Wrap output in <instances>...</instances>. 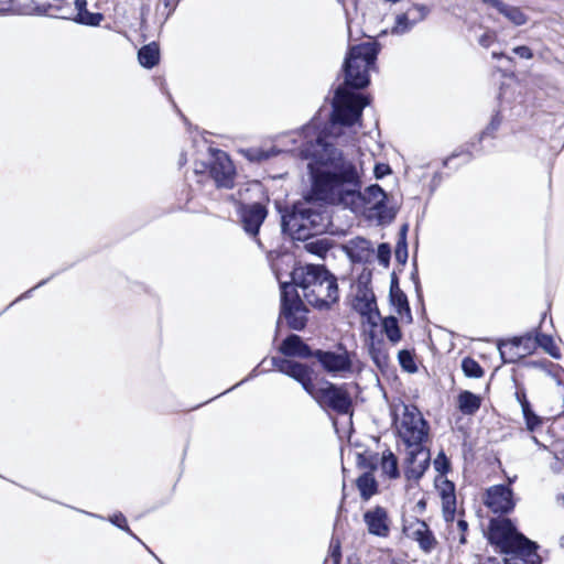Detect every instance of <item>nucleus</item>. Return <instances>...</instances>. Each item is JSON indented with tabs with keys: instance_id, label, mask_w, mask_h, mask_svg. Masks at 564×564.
<instances>
[{
	"instance_id": "obj_32",
	"label": "nucleus",
	"mask_w": 564,
	"mask_h": 564,
	"mask_svg": "<svg viewBox=\"0 0 564 564\" xmlns=\"http://www.w3.org/2000/svg\"><path fill=\"white\" fill-rule=\"evenodd\" d=\"M398 359H399V364L403 370H405L409 373L416 372L417 367L414 361L412 351H410L408 349L400 350L398 354Z\"/></svg>"
},
{
	"instance_id": "obj_25",
	"label": "nucleus",
	"mask_w": 564,
	"mask_h": 564,
	"mask_svg": "<svg viewBox=\"0 0 564 564\" xmlns=\"http://www.w3.org/2000/svg\"><path fill=\"white\" fill-rule=\"evenodd\" d=\"M383 333L392 344H398L402 334L399 327L398 319L394 316L384 317L381 323Z\"/></svg>"
},
{
	"instance_id": "obj_18",
	"label": "nucleus",
	"mask_w": 564,
	"mask_h": 564,
	"mask_svg": "<svg viewBox=\"0 0 564 564\" xmlns=\"http://www.w3.org/2000/svg\"><path fill=\"white\" fill-rule=\"evenodd\" d=\"M267 217V209L263 205L254 203L246 205L241 208V220L245 230L256 236L259 232L260 226Z\"/></svg>"
},
{
	"instance_id": "obj_17",
	"label": "nucleus",
	"mask_w": 564,
	"mask_h": 564,
	"mask_svg": "<svg viewBox=\"0 0 564 564\" xmlns=\"http://www.w3.org/2000/svg\"><path fill=\"white\" fill-rule=\"evenodd\" d=\"M534 344L539 345L543 350L554 358H560L561 354L556 347L553 338L550 335L536 333L534 337L531 334L514 338L511 343L512 346L520 347L524 346V349L530 350Z\"/></svg>"
},
{
	"instance_id": "obj_47",
	"label": "nucleus",
	"mask_w": 564,
	"mask_h": 564,
	"mask_svg": "<svg viewBox=\"0 0 564 564\" xmlns=\"http://www.w3.org/2000/svg\"><path fill=\"white\" fill-rule=\"evenodd\" d=\"M12 9V0H0V14H4Z\"/></svg>"
},
{
	"instance_id": "obj_27",
	"label": "nucleus",
	"mask_w": 564,
	"mask_h": 564,
	"mask_svg": "<svg viewBox=\"0 0 564 564\" xmlns=\"http://www.w3.org/2000/svg\"><path fill=\"white\" fill-rule=\"evenodd\" d=\"M380 467L384 475L390 478L399 476L398 459L391 451H386L380 459Z\"/></svg>"
},
{
	"instance_id": "obj_11",
	"label": "nucleus",
	"mask_w": 564,
	"mask_h": 564,
	"mask_svg": "<svg viewBox=\"0 0 564 564\" xmlns=\"http://www.w3.org/2000/svg\"><path fill=\"white\" fill-rule=\"evenodd\" d=\"M271 364L279 372L284 373L300 382L308 394L317 383L313 381V370L304 364L281 357H272Z\"/></svg>"
},
{
	"instance_id": "obj_4",
	"label": "nucleus",
	"mask_w": 564,
	"mask_h": 564,
	"mask_svg": "<svg viewBox=\"0 0 564 564\" xmlns=\"http://www.w3.org/2000/svg\"><path fill=\"white\" fill-rule=\"evenodd\" d=\"M281 226L293 239L305 241L327 229L328 216L311 203H302L282 216Z\"/></svg>"
},
{
	"instance_id": "obj_10",
	"label": "nucleus",
	"mask_w": 564,
	"mask_h": 564,
	"mask_svg": "<svg viewBox=\"0 0 564 564\" xmlns=\"http://www.w3.org/2000/svg\"><path fill=\"white\" fill-rule=\"evenodd\" d=\"M312 357L317 359L322 368L332 376L352 372L351 355L341 345L335 351L317 349Z\"/></svg>"
},
{
	"instance_id": "obj_3",
	"label": "nucleus",
	"mask_w": 564,
	"mask_h": 564,
	"mask_svg": "<svg viewBox=\"0 0 564 564\" xmlns=\"http://www.w3.org/2000/svg\"><path fill=\"white\" fill-rule=\"evenodd\" d=\"M489 540L506 554L505 564H536V545L517 531L509 519L490 522Z\"/></svg>"
},
{
	"instance_id": "obj_20",
	"label": "nucleus",
	"mask_w": 564,
	"mask_h": 564,
	"mask_svg": "<svg viewBox=\"0 0 564 564\" xmlns=\"http://www.w3.org/2000/svg\"><path fill=\"white\" fill-rule=\"evenodd\" d=\"M482 2L496 9L499 13H501L506 19H508L512 24L517 26L523 25L528 21V17L518 7L505 3L501 0H482Z\"/></svg>"
},
{
	"instance_id": "obj_19",
	"label": "nucleus",
	"mask_w": 564,
	"mask_h": 564,
	"mask_svg": "<svg viewBox=\"0 0 564 564\" xmlns=\"http://www.w3.org/2000/svg\"><path fill=\"white\" fill-rule=\"evenodd\" d=\"M280 351L286 357L311 358V348L297 335L288 336L280 346Z\"/></svg>"
},
{
	"instance_id": "obj_42",
	"label": "nucleus",
	"mask_w": 564,
	"mask_h": 564,
	"mask_svg": "<svg viewBox=\"0 0 564 564\" xmlns=\"http://www.w3.org/2000/svg\"><path fill=\"white\" fill-rule=\"evenodd\" d=\"M110 522L115 525H117L118 528L127 531L129 534H131L132 536H134L135 539H138L132 532L131 530L129 529V527L127 525V519L124 518V516L122 513H118V514H115L113 517L110 518Z\"/></svg>"
},
{
	"instance_id": "obj_49",
	"label": "nucleus",
	"mask_w": 564,
	"mask_h": 564,
	"mask_svg": "<svg viewBox=\"0 0 564 564\" xmlns=\"http://www.w3.org/2000/svg\"><path fill=\"white\" fill-rule=\"evenodd\" d=\"M491 56H492V58H496V59H498V58H506V59H507V61H509V62H511V61H512V58H511L510 56H507V55H506V54H503V53L492 52V53H491Z\"/></svg>"
},
{
	"instance_id": "obj_52",
	"label": "nucleus",
	"mask_w": 564,
	"mask_h": 564,
	"mask_svg": "<svg viewBox=\"0 0 564 564\" xmlns=\"http://www.w3.org/2000/svg\"><path fill=\"white\" fill-rule=\"evenodd\" d=\"M162 1L165 7H173L175 0H162ZM172 11H173V8L170 9V11L167 12V15H170Z\"/></svg>"
},
{
	"instance_id": "obj_34",
	"label": "nucleus",
	"mask_w": 564,
	"mask_h": 564,
	"mask_svg": "<svg viewBox=\"0 0 564 564\" xmlns=\"http://www.w3.org/2000/svg\"><path fill=\"white\" fill-rule=\"evenodd\" d=\"M462 369L464 373L469 378H480L484 375L479 364L469 357L463 359Z\"/></svg>"
},
{
	"instance_id": "obj_14",
	"label": "nucleus",
	"mask_w": 564,
	"mask_h": 564,
	"mask_svg": "<svg viewBox=\"0 0 564 564\" xmlns=\"http://www.w3.org/2000/svg\"><path fill=\"white\" fill-rule=\"evenodd\" d=\"M485 505L495 513H508L514 508L512 491L505 485L490 487L486 492Z\"/></svg>"
},
{
	"instance_id": "obj_2",
	"label": "nucleus",
	"mask_w": 564,
	"mask_h": 564,
	"mask_svg": "<svg viewBox=\"0 0 564 564\" xmlns=\"http://www.w3.org/2000/svg\"><path fill=\"white\" fill-rule=\"evenodd\" d=\"M293 286L301 290L300 295L314 307L329 308L338 300L337 279L324 265L307 264L292 272Z\"/></svg>"
},
{
	"instance_id": "obj_54",
	"label": "nucleus",
	"mask_w": 564,
	"mask_h": 564,
	"mask_svg": "<svg viewBox=\"0 0 564 564\" xmlns=\"http://www.w3.org/2000/svg\"><path fill=\"white\" fill-rule=\"evenodd\" d=\"M457 155H458V154H455V153H454L452 156H449V158L444 162V164H445V165H448V163H449V162H451L455 156H457Z\"/></svg>"
},
{
	"instance_id": "obj_28",
	"label": "nucleus",
	"mask_w": 564,
	"mask_h": 564,
	"mask_svg": "<svg viewBox=\"0 0 564 564\" xmlns=\"http://www.w3.org/2000/svg\"><path fill=\"white\" fill-rule=\"evenodd\" d=\"M332 247L330 240L327 238H316L307 241L304 248L307 252L324 258Z\"/></svg>"
},
{
	"instance_id": "obj_56",
	"label": "nucleus",
	"mask_w": 564,
	"mask_h": 564,
	"mask_svg": "<svg viewBox=\"0 0 564 564\" xmlns=\"http://www.w3.org/2000/svg\"><path fill=\"white\" fill-rule=\"evenodd\" d=\"M562 544H564V542H562Z\"/></svg>"
},
{
	"instance_id": "obj_13",
	"label": "nucleus",
	"mask_w": 564,
	"mask_h": 564,
	"mask_svg": "<svg viewBox=\"0 0 564 564\" xmlns=\"http://www.w3.org/2000/svg\"><path fill=\"white\" fill-rule=\"evenodd\" d=\"M404 474L408 479H420L430 464V451L424 445L408 447Z\"/></svg>"
},
{
	"instance_id": "obj_12",
	"label": "nucleus",
	"mask_w": 564,
	"mask_h": 564,
	"mask_svg": "<svg viewBox=\"0 0 564 564\" xmlns=\"http://www.w3.org/2000/svg\"><path fill=\"white\" fill-rule=\"evenodd\" d=\"M209 173L217 187L231 188L234 186L236 176L235 166L225 152H216Z\"/></svg>"
},
{
	"instance_id": "obj_35",
	"label": "nucleus",
	"mask_w": 564,
	"mask_h": 564,
	"mask_svg": "<svg viewBox=\"0 0 564 564\" xmlns=\"http://www.w3.org/2000/svg\"><path fill=\"white\" fill-rule=\"evenodd\" d=\"M442 498V509L446 521H452L456 512V496H447Z\"/></svg>"
},
{
	"instance_id": "obj_46",
	"label": "nucleus",
	"mask_w": 564,
	"mask_h": 564,
	"mask_svg": "<svg viewBox=\"0 0 564 564\" xmlns=\"http://www.w3.org/2000/svg\"><path fill=\"white\" fill-rule=\"evenodd\" d=\"M435 468L438 471H445V467L447 465V459L443 453H441L437 458L434 460Z\"/></svg>"
},
{
	"instance_id": "obj_36",
	"label": "nucleus",
	"mask_w": 564,
	"mask_h": 564,
	"mask_svg": "<svg viewBox=\"0 0 564 564\" xmlns=\"http://www.w3.org/2000/svg\"><path fill=\"white\" fill-rule=\"evenodd\" d=\"M275 153L276 152H274L273 149L270 151H265L260 148H253V149L247 150L246 155L248 156V159L250 161L260 162L262 160H267V159L273 156Z\"/></svg>"
},
{
	"instance_id": "obj_8",
	"label": "nucleus",
	"mask_w": 564,
	"mask_h": 564,
	"mask_svg": "<svg viewBox=\"0 0 564 564\" xmlns=\"http://www.w3.org/2000/svg\"><path fill=\"white\" fill-rule=\"evenodd\" d=\"M310 395L322 406L328 408L339 414H347L351 410V398L346 386H336L327 380L316 383Z\"/></svg>"
},
{
	"instance_id": "obj_43",
	"label": "nucleus",
	"mask_w": 564,
	"mask_h": 564,
	"mask_svg": "<svg viewBox=\"0 0 564 564\" xmlns=\"http://www.w3.org/2000/svg\"><path fill=\"white\" fill-rule=\"evenodd\" d=\"M395 257L400 262H405L408 259L406 241L399 240L395 249Z\"/></svg>"
},
{
	"instance_id": "obj_5",
	"label": "nucleus",
	"mask_w": 564,
	"mask_h": 564,
	"mask_svg": "<svg viewBox=\"0 0 564 564\" xmlns=\"http://www.w3.org/2000/svg\"><path fill=\"white\" fill-rule=\"evenodd\" d=\"M377 55V46L371 42L350 47L344 63L345 85L356 89L366 87L369 84L368 72Z\"/></svg>"
},
{
	"instance_id": "obj_41",
	"label": "nucleus",
	"mask_w": 564,
	"mask_h": 564,
	"mask_svg": "<svg viewBox=\"0 0 564 564\" xmlns=\"http://www.w3.org/2000/svg\"><path fill=\"white\" fill-rule=\"evenodd\" d=\"M441 497L455 496L454 484L447 479L441 480L440 484L436 485Z\"/></svg>"
},
{
	"instance_id": "obj_38",
	"label": "nucleus",
	"mask_w": 564,
	"mask_h": 564,
	"mask_svg": "<svg viewBox=\"0 0 564 564\" xmlns=\"http://www.w3.org/2000/svg\"><path fill=\"white\" fill-rule=\"evenodd\" d=\"M329 558L334 564H340L341 560V551H340V541L338 539L333 538L329 544Z\"/></svg>"
},
{
	"instance_id": "obj_40",
	"label": "nucleus",
	"mask_w": 564,
	"mask_h": 564,
	"mask_svg": "<svg viewBox=\"0 0 564 564\" xmlns=\"http://www.w3.org/2000/svg\"><path fill=\"white\" fill-rule=\"evenodd\" d=\"M497 41V33L492 30H486L479 37L478 44L484 48L490 47Z\"/></svg>"
},
{
	"instance_id": "obj_29",
	"label": "nucleus",
	"mask_w": 564,
	"mask_h": 564,
	"mask_svg": "<svg viewBox=\"0 0 564 564\" xmlns=\"http://www.w3.org/2000/svg\"><path fill=\"white\" fill-rule=\"evenodd\" d=\"M517 398L521 403L522 412L527 421V426L530 431H533L541 424V420L530 409V404L525 399L524 393L517 392Z\"/></svg>"
},
{
	"instance_id": "obj_1",
	"label": "nucleus",
	"mask_w": 564,
	"mask_h": 564,
	"mask_svg": "<svg viewBox=\"0 0 564 564\" xmlns=\"http://www.w3.org/2000/svg\"><path fill=\"white\" fill-rule=\"evenodd\" d=\"M302 143L299 154L306 160L312 178V193L317 200L355 209L360 202L380 208L386 193L379 185L368 186L361 193L360 171L343 153L328 143L314 123L296 133Z\"/></svg>"
},
{
	"instance_id": "obj_39",
	"label": "nucleus",
	"mask_w": 564,
	"mask_h": 564,
	"mask_svg": "<svg viewBox=\"0 0 564 564\" xmlns=\"http://www.w3.org/2000/svg\"><path fill=\"white\" fill-rule=\"evenodd\" d=\"M370 352L372 355V358L375 362L379 367L387 366L388 364V354L386 350L381 349L380 347H375V345L371 346Z\"/></svg>"
},
{
	"instance_id": "obj_50",
	"label": "nucleus",
	"mask_w": 564,
	"mask_h": 564,
	"mask_svg": "<svg viewBox=\"0 0 564 564\" xmlns=\"http://www.w3.org/2000/svg\"><path fill=\"white\" fill-rule=\"evenodd\" d=\"M408 225H403L400 230V240L406 241Z\"/></svg>"
},
{
	"instance_id": "obj_6",
	"label": "nucleus",
	"mask_w": 564,
	"mask_h": 564,
	"mask_svg": "<svg viewBox=\"0 0 564 564\" xmlns=\"http://www.w3.org/2000/svg\"><path fill=\"white\" fill-rule=\"evenodd\" d=\"M397 432L406 447L420 446L427 440L429 425L416 406L402 404Z\"/></svg>"
},
{
	"instance_id": "obj_55",
	"label": "nucleus",
	"mask_w": 564,
	"mask_h": 564,
	"mask_svg": "<svg viewBox=\"0 0 564 564\" xmlns=\"http://www.w3.org/2000/svg\"><path fill=\"white\" fill-rule=\"evenodd\" d=\"M466 155V159L469 160L470 159V154L469 153H465Z\"/></svg>"
},
{
	"instance_id": "obj_15",
	"label": "nucleus",
	"mask_w": 564,
	"mask_h": 564,
	"mask_svg": "<svg viewBox=\"0 0 564 564\" xmlns=\"http://www.w3.org/2000/svg\"><path fill=\"white\" fill-rule=\"evenodd\" d=\"M364 521L369 534L379 538H388L390 534V519L382 507H375L364 513Z\"/></svg>"
},
{
	"instance_id": "obj_9",
	"label": "nucleus",
	"mask_w": 564,
	"mask_h": 564,
	"mask_svg": "<svg viewBox=\"0 0 564 564\" xmlns=\"http://www.w3.org/2000/svg\"><path fill=\"white\" fill-rule=\"evenodd\" d=\"M307 310L304 306L301 295L294 286L288 283L281 285V316L286 321L290 328L301 330L307 322Z\"/></svg>"
},
{
	"instance_id": "obj_16",
	"label": "nucleus",
	"mask_w": 564,
	"mask_h": 564,
	"mask_svg": "<svg viewBox=\"0 0 564 564\" xmlns=\"http://www.w3.org/2000/svg\"><path fill=\"white\" fill-rule=\"evenodd\" d=\"M343 249L349 259L356 263H368L375 254L372 243L362 237H355L348 240L343 246Z\"/></svg>"
},
{
	"instance_id": "obj_24",
	"label": "nucleus",
	"mask_w": 564,
	"mask_h": 564,
	"mask_svg": "<svg viewBox=\"0 0 564 564\" xmlns=\"http://www.w3.org/2000/svg\"><path fill=\"white\" fill-rule=\"evenodd\" d=\"M138 59L145 68L154 67L160 61V48L155 42L142 46L138 52Z\"/></svg>"
},
{
	"instance_id": "obj_44",
	"label": "nucleus",
	"mask_w": 564,
	"mask_h": 564,
	"mask_svg": "<svg viewBox=\"0 0 564 564\" xmlns=\"http://www.w3.org/2000/svg\"><path fill=\"white\" fill-rule=\"evenodd\" d=\"M512 52L518 55L520 58L523 59H531L533 58V52L529 46L520 45L516 46Z\"/></svg>"
},
{
	"instance_id": "obj_26",
	"label": "nucleus",
	"mask_w": 564,
	"mask_h": 564,
	"mask_svg": "<svg viewBox=\"0 0 564 564\" xmlns=\"http://www.w3.org/2000/svg\"><path fill=\"white\" fill-rule=\"evenodd\" d=\"M357 487L365 500H368L377 491V482L370 473H365L357 479Z\"/></svg>"
},
{
	"instance_id": "obj_45",
	"label": "nucleus",
	"mask_w": 564,
	"mask_h": 564,
	"mask_svg": "<svg viewBox=\"0 0 564 564\" xmlns=\"http://www.w3.org/2000/svg\"><path fill=\"white\" fill-rule=\"evenodd\" d=\"M391 170L387 164H376L375 166V175L377 178H381L384 175L389 174Z\"/></svg>"
},
{
	"instance_id": "obj_48",
	"label": "nucleus",
	"mask_w": 564,
	"mask_h": 564,
	"mask_svg": "<svg viewBox=\"0 0 564 564\" xmlns=\"http://www.w3.org/2000/svg\"><path fill=\"white\" fill-rule=\"evenodd\" d=\"M457 528L460 531V533H465L467 531L468 524L465 520H458Z\"/></svg>"
},
{
	"instance_id": "obj_51",
	"label": "nucleus",
	"mask_w": 564,
	"mask_h": 564,
	"mask_svg": "<svg viewBox=\"0 0 564 564\" xmlns=\"http://www.w3.org/2000/svg\"><path fill=\"white\" fill-rule=\"evenodd\" d=\"M477 564H499L496 558L488 557L484 561L479 560Z\"/></svg>"
},
{
	"instance_id": "obj_21",
	"label": "nucleus",
	"mask_w": 564,
	"mask_h": 564,
	"mask_svg": "<svg viewBox=\"0 0 564 564\" xmlns=\"http://www.w3.org/2000/svg\"><path fill=\"white\" fill-rule=\"evenodd\" d=\"M411 529V538L419 543L424 552L429 553L435 547L436 540L424 521L416 520Z\"/></svg>"
},
{
	"instance_id": "obj_33",
	"label": "nucleus",
	"mask_w": 564,
	"mask_h": 564,
	"mask_svg": "<svg viewBox=\"0 0 564 564\" xmlns=\"http://www.w3.org/2000/svg\"><path fill=\"white\" fill-rule=\"evenodd\" d=\"M410 14L411 22L416 25L417 23L424 21L430 14V8L425 4H413L410 9L405 11Z\"/></svg>"
},
{
	"instance_id": "obj_31",
	"label": "nucleus",
	"mask_w": 564,
	"mask_h": 564,
	"mask_svg": "<svg viewBox=\"0 0 564 564\" xmlns=\"http://www.w3.org/2000/svg\"><path fill=\"white\" fill-rule=\"evenodd\" d=\"M390 296L392 303L397 306L398 312L401 314L402 311L410 312L408 299L405 294L399 289L398 284L392 282L390 288Z\"/></svg>"
},
{
	"instance_id": "obj_30",
	"label": "nucleus",
	"mask_w": 564,
	"mask_h": 564,
	"mask_svg": "<svg viewBox=\"0 0 564 564\" xmlns=\"http://www.w3.org/2000/svg\"><path fill=\"white\" fill-rule=\"evenodd\" d=\"M414 26V23L411 22L410 14L403 12L395 17V23L391 29V33L393 35H403L410 32Z\"/></svg>"
},
{
	"instance_id": "obj_37",
	"label": "nucleus",
	"mask_w": 564,
	"mask_h": 564,
	"mask_svg": "<svg viewBox=\"0 0 564 564\" xmlns=\"http://www.w3.org/2000/svg\"><path fill=\"white\" fill-rule=\"evenodd\" d=\"M390 257H391L390 246L388 243L379 245L378 251H377V259H378L379 263L387 268L390 263Z\"/></svg>"
},
{
	"instance_id": "obj_23",
	"label": "nucleus",
	"mask_w": 564,
	"mask_h": 564,
	"mask_svg": "<svg viewBox=\"0 0 564 564\" xmlns=\"http://www.w3.org/2000/svg\"><path fill=\"white\" fill-rule=\"evenodd\" d=\"M481 404L480 397L471 393L470 391H463L457 398V405L459 411L466 415L475 414Z\"/></svg>"
},
{
	"instance_id": "obj_22",
	"label": "nucleus",
	"mask_w": 564,
	"mask_h": 564,
	"mask_svg": "<svg viewBox=\"0 0 564 564\" xmlns=\"http://www.w3.org/2000/svg\"><path fill=\"white\" fill-rule=\"evenodd\" d=\"M75 8L77 10V14L74 18V21L79 24L97 26L104 19L101 13H91L87 10L86 0H75Z\"/></svg>"
},
{
	"instance_id": "obj_53",
	"label": "nucleus",
	"mask_w": 564,
	"mask_h": 564,
	"mask_svg": "<svg viewBox=\"0 0 564 564\" xmlns=\"http://www.w3.org/2000/svg\"><path fill=\"white\" fill-rule=\"evenodd\" d=\"M459 543H460V544H465V543H466V536H465V533H460V536H459Z\"/></svg>"
},
{
	"instance_id": "obj_7",
	"label": "nucleus",
	"mask_w": 564,
	"mask_h": 564,
	"mask_svg": "<svg viewBox=\"0 0 564 564\" xmlns=\"http://www.w3.org/2000/svg\"><path fill=\"white\" fill-rule=\"evenodd\" d=\"M369 104V100L356 93H351L344 86H339L333 101V126L340 123L351 126L359 120L362 109Z\"/></svg>"
}]
</instances>
